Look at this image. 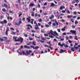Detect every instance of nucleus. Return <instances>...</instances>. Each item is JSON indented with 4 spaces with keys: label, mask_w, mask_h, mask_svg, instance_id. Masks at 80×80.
I'll list each match as a JSON object with an SVG mask.
<instances>
[{
    "label": "nucleus",
    "mask_w": 80,
    "mask_h": 80,
    "mask_svg": "<svg viewBox=\"0 0 80 80\" xmlns=\"http://www.w3.org/2000/svg\"><path fill=\"white\" fill-rule=\"evenodd\" d=\"M49 37L50 38H53L54 36H58V34L57 33L56 31L53 32L52 31H51L49 33Z\"/></svg>",
    "instance_id": "1"
},
{
    "label": "nucleus",
    "mask_w": 80,
    "mask_h": 80,
    "mask_svg": "<svg viewBox=\"0 0 80 80\" xmlns=\"http://www.w3.org/2000/svg\"><path fill=\"white\" fill-rule=\"evenodd\" d=\"M31 52L32 51L31 50H29V52L25 50V51H23L22 53L24 55H25L26 56H28L29 53H31Z\"/></svg>",
    "instance_id": "2"
},
{
    "label": "nucleus",
    "mask_w": 80,
    "mask_h": 80,
    "mask_svg": "<svg viewBox=\"0 0 80 80\" xmlns=\"http://www.w3.org/2000/svg\"><path fill=\"white\" fill-rule=\"evenodd\" d=\"M18 42H20L21 43H23V38H22V37H19V38L18 39Z\"/></svg>",
    "instance_id": "3"
},
{
    "label": "nucleus",
    "mask_w": 80,
    "mask_h": 80,
    "mask_svg": "<svg viewBox=\"0 0 80 80\" xmlns=\"http://www.w3.org/2000/svg\"><path fill=\"white\" fill-rule=\"evenodd\" d=\"M70 32L72 33V34H75L77 33H76V31H75L71 30Z\"/></svg>",
    "instance_id": "4"
},
{
    "label": "nucleus",
    "mask_w": 80,
    "mask_h": 80,
    "mask_svg": "<svg viewBox=\"0 0 80 80\" xmlns=\"http://www.w3.org/2000/svg\"><path fill=\"white\" fill-rule=\"evenodd\" d=\"M17 52L19 53V55H22V53L20 52V50L19 49L17 51Z\"/></svg>",
    "instance_id": "5"
},
{
    "label": "nucleus",
    "mask_w": 80,
    "mask_h": 80,
    "mask_svg": "<svg viewBox=\"0 0 80 80\" xmlns=\"http://www.w3.org/2000/svg\"><path fill=\"white\" fill-rule=\"evenodd\" d=\"M13 38L14 39L15 41V42H18V39H17V37H13Z\"/></svg>",
    "instance_id": "6"
},
{
    "label": "nucleus",
    "mask_w": 80,
    "mask_h": 80,
    "mask_svg": "<svg viewBox=\"0 0 80 80\" xmlns=\"http://www.w3.org/2000/svg\"><path fill=\"white\" fill-rule=\"evenodd\" d=\"M27 26H28V30H30V27L31 28H32V26L30 25H27Z\"/></svg>",
    "instance_id": "7"
},
{
    "label": "nucleus",
    "mask_w": 80,
    "mask_h": 80,
    "mask_svg": "<svg viewBox=\"0 0 80 80\" xmlns=\"http://www.w3.org/2000/svg\"><path fill=\"white\" fill-rule=\"evenodd\" d=\"M30 18H31V17H29L28 18H27V19L28 21V22H30Z\"/></svg>",
    "instance_id": "8"
},
{
    "label": "nucleus",
    "mask_w": 80,
    "mask_h": 80,
    "mask_svg": "<svg viewBox=\"0 0 80 80\" xmlns=\"http://www.w3.org/2000/svg\"><path fill=\"white\" fill-rule=\"evenodd\" d=\"M51 7H55V6H57V5H55L54 4V3H51V5H50Z\"/></svg>",
    "instance_id": "9"
},
{
    "label": "nucleus",
    "mask_w": 80,
    "mask_h": 80,
    "mask_svg": "<svg viewBox=\"0 0 80 80\" xmlns=\"http://www.w3.org/2000/svg\"><path fill=\"white\" fill-rule=\"evenodd\" d=\"M24 48H28V49H30V48L28 46H27L26 45L24 46Z\"/></svg>",
    "instance_id": "10"
},
{
    "label": "nucleus",
    "mask_w": 80,
    "mask_h": 80,
    "mask_svg": "<svg viewBox=\"0 0 80 80\" xmlns=\"http://www.w3.org/2000/svg\"><path fill=\"white\" fill-rule=\"evenodd\" d=\"M34 21V19H31V23L32 24H33V21Z\"/></svg>",
    "instance_id": "11"
},
{
    "label": "nucleus",
    "mask_w": 80,
    "mask_h": 80,
    "mask_svg": "<svg viewBox=\"0 0 80 80\" xmlns=\"http://www.w3.org/2000/svg\"><path fill=\"white\" fill-rule=\"evenodd\" d=\"M32 45H36V42H34V41H33L32 42Z\"/></svg>",
    "instance_id": "12"
},
{
    "label": "nucleus",
    "mask_w": 80,
    "mask_h": 80,
    "mask_svg": "<svg viewBox=\"0 0 80 80\" xmlns=\"http://www.w3.org/2000/svg\"><path fill=\"white\" fill-rule=\"evenodd\" d=\"M61 51L60 52V53H63V52H65V51H63V50L62 49H60Z\"/></svg>",
    "instance_id": "13"
},
{
    "label": "nucleus",
    "mask_w": 80,
    "mask_h": 80,
    "mask_svg": "<svg viewBox=\"0 0 80 80\" xmlns=\"http://www.w3.org/2000/svg\"><path fill=\"white\" fill-rule=\"evenodd\" d=\"M59 39H61V41H63L64 40V38H61L60 36H59Z\"/></svg>",
    "instance_id": "14"
},
{
    "label": "nucleus",
    "mask_w": 80,
    "mask_h": 80,
    "mask_svg": "<svg viewBox=\"0 0 80 80\" xmlns=\"http://www.w3.org/2000/svg\"><path fill=\"white\" fill-rule=\"evenodd\" d=\"M75 48H71V50L72 51V52H74L75 51Z\"/></svg>",
    "instance_id": "15"
},
{
    "label": "nucleus",
    "mask_w": 80,
    "mask_h": 80,
    "mask_svg": "<svg viewBox=\"0 0 80 80\" xmlns=\"http://www.w3.org/2000/svg\"><path fill=\"white\" fill-rule=\"evenodd\" d=\"M74 48H75L76 50H77V49L78 48V47H75V45H74Z\"/></svg>",
    "instance_id": "16"
},
{
    "label": "nucleus",
    "mask_w": 80,
    "mask_h": 80,
    "mask_svg": "<svg viewBox=\"0 0 80 80\" xmlns=\"http://www.w3.org/2000/svg\"><path fill=\"white\" fill-rule=\"evenodd\" d=\"M29 5H30V7H33V6L34 5V4L31 3Z\"/></svg>",
    "instance_id": "17"
},
{
    "label": "nucleus",
    "mask_w": 80,
    "mask_h": 80,
    "mask_svg": "<svg viewBox=\"0 0 80 80\" xmlns=\"http://www.w3.org/2000/svg\"><path fill=\"white\" fill-rule=\"evenodd\" d=\"M73 17V15H72L71 16L70 15H68L67 17L68 18H71V17Z\"/></svg>",
    "instance_id": "18"
},
{
    "label": "nucleus",
    "mask_w": 80,
    "mask_h": 80,
    "mask_svg": "<svg viewBox=\"0 0 80 80\" xmlns=\"http://www.w3.org/2000/svg\"><path fill=\"white\" fill-rule=\"evenodd\" d=\"M4 6L5 7H6V8H7V7H8V6L5 3H4Z\"/></svg>",
    "instance_id": "19"
},
{
    "label": "nucleus",
    "mask_w": 80,
    "mask_h": 80,
    "mask_svg": "<svg viewBox=\"0 0 80 80\" xmlns=\"http://www.w3.org/2000/svg\"><path fill=\"white\" fill-rule=\"evenodd\" d=\"M28 38L30 40H33V38L30 37H29Z\"/></svg>",
    "instance_id": "20"
},
{
    "label": "nucleus",
    "mask_w": 80,
    "mask_h": 80,
    "mask_svg": "<svg viewBox=\"0 0 80 80\" xmlns=\"http://www.w3.org/2000/svg\"><path fill=\"white\" fill-rule=\"evenodd\" d=\"M54 18V16H53V15H52L51 17H50V19H52V18Z\"/></svg>",
    "instance_id": "21"
},
{
    "label": "nucleus",
    "mask_w": 80,
    "mask_h": 80,
    "mask_svg": "<svg viewBox=\"0 0 80 80\" xmlns=\"http://www.w3.org/2000/svg\"><path fill=\"white\" fill-rule=\"evenodd\" d=\"M32 44V42H30L29 43H27V45H31Z\"/></svg>",
    "instance_id": "22"
},
{
    "label": "nucleus",
    "mask_w": 80,
    "mask_h": 80,
    "mask_svg": "<svg viewBox=\"0 0 80 80\" xmlns=\"http://www.w3.org/2000/svg\"><path fill=\"white\" fill-rule=\"evenodd\" d=\"M2 11L3 12H6V10L5 8H3L2 9Z\"/></svg>",
    "instance_id": "23"
},
{
    "label": "nucleus",
    "mask_w": 80,
    "mask_h": 80,
    "mask_svg": "<svg viewBox=\"0 0 80 80\" xmlns=\"http://www.w3.org/2000/svg\"><path fill=\"white\" fill-rule=\"evenodd\" d=\"M21 13H20V12L19 15V17H20L22 15V12Z\"/></svg>",
    "instance_id": "24"
},
{
    "label": "nucleus",
    "mask_w": 80,
    "mask_h": 80,
    "mask_svg": "<svg viewBox=\"0 0 80 80\" xmlns=\"http://www.w3.org/2000/svg\"><path fill=\"white\" fill-rule=\"evenodd\" d=\"M74 39H75L76 40H78V38H77V36H76L74 38Z\"/></svg>",
    "instance_id": "25"
},
{
    "label": "nucleus",
    "mask_w": 80,
    "mask_h": 80,
    "mask_svg": "<svg viewBox=\"0 0 80 80\" xmlns=\"http://www.w3.org/2000/svg\"><path fill=\"white\" fill-rule=\"evenodd\" d=\"M32 13V14L31 15L32 17H34V13H33V12H31Z\"/></svg>",
    "instance_id": "26"
},
{
    "label": "nucleus",
    "mask_w": 80,
    "mask_h": 80,
    "mask_svg": "<svg viewBox=\"0 0 80 80\" xmlns=\"http://www.w3.org/2000/svg\"><path fill=\"white\" fill-rule=\"evenodd\" d=\"M3 22L4 23H7V21L6 20H4Z\"/></svg>",
    "instance_id": "27"
},
{
    "label": "nucleus",
    "mask_w": 80,
    "mask_h": 80,
    "mask_svg": "<svg viewBox=\"0 0 80 80\" xmlns=\"http://www.w3.org/2000/svg\"><path fill=\"white\" fill-rule=\"evenodd\" d=\"M68 42L69 43H72V41H70V40H68Z\"/></svg>",
    "instance_id": "28"
},
{
    "label": "nucleus",
    "mask_w": 80,
    "mask_h": 80,
    "mask_svg": "<svg viewBox=\"0 0 80 80\" xmlns=\"http://www.w3.org/2000/svg\"><path fill=\"white\" fill-rule=\"evenodd\" d=\"M38 48H39V47H38V46H37L36 47L34 48V49H38Z\"/></svg>",
    "instance_id": "29"
},
{
    "label": "nucleus",
    "mask_w": 80,
    "mask_h": 80,
    "mask_svg": "<svg viewBox=\"0 0 80 80\" xmlns=\"http://www.w3.org/2000/svg\"><path fill=\"white\" fill-rule=\"evenodd\" d=\"M8 31L7 30L6 32V35H8Z\"/></svg>",
    "instance_id": "30"
},
{
    "label": "nucleus",
    "mask_w": 80,
    "mask_h": 80,
    "mask_svg": "<svg viewBox=\"0 0 80 80\" xmlns=\"http://www.w3.org/2000/svg\"><path fill=\"white\" fill-rule=\"evenodd\" d=\"M38 21L39 22H42V19L40 18L39 19Z\"/></svg>",
    "instance_id": "31"
},
{
    "label": "nucleus",
    "mask_w": 80,
    "mask_h": 80,
    "mask_svg": "<svg viewBox=\"0 0 80 80\" xmlns=\"http://www.w3.org/2000/svg\"><path fill=\"white\" fill-rule=\"evenodd\" d=\"M63 45H65V44L63 43L62 44H61V45L60 46V47H63Z\"/></svg>",
    "instance_id": "32"
},
{
    "label": "nucleus",
    "mask_w": 80,
    "mask_h": 80,
    "mask_svg": "<svg viewBox=\"0 0 80 80\" xmlns=\"http://www.w3.org/2000/svg\"><path fill=\"white\" fill-rule=\"evenodd\" d=\"M3 17L2 16H0V19H2V18H3Z\"/></svg>",
    "instance_id": "33"
},
{
    "label": "nucleus",
    "mask_w": 80,
    "mask_h": 80,
    "mask_svg": "<svg viewBox=\"0 0 80 80\" xmlns=\"http://www.w3.org/2000/svg\"><path fill=\"white\" fill-rule=\"evenodd\" d=\"M35 29L36 30H38V29H39V28L36 27L35 28Z\"/></svg>",
    "instance_id": "34"
},
{
    "label": "nucleus",
    "mask_w": 80,
    "mask_h": 80,
    "mask_svg": "<svg viewBox=\"0 0 80 80\" xmlns=\"http://www.w3.org/2000/svg\"><path fill=\"white\" fill-rule=\"evenodd\" d=\"M45 27H46L48 28V27H50V26L46 24L45 25Z\"/></svg>",
    "instance_id": "35"
},
{
    "label": "nucleus",
    "mask_w": 80,
    "mask_h": 80,
    "mask_svg": "<svg viewBox=\"0 0 80 80\" xmlns=\"http://www.w3.org/2000/svg\"><path fill=\"white\" fill-rule=\"evenodd\" d=\"M23 48V46H21V47L19 49V50H20V49H21Z\"/></svg>",
    "instance_id": "36"
},
{
    "label": "nucleus",
    "mask_w": 80,
    "mask_h": 80,
    "mask_svg": "<svg viewBox=\"0 0 80 80\" xmlns=\"http://www.w3.org/2000/svg\"><path fill=\"white\" fill-rule=\"evenodd\" d=\"M78 22L77 21H75V24H77V23H78Z\"/></svg>",
    "instance_id": "37"
},
{
    "label": "nucleus",
    "mask_w": 80,
    "mask_h": 80,
    "mask_svg": "<svg viewBox=\"0 0 80 80\" xmlns=\"http://www.w3.org/2000/svg\"><path fill=\"white\" fill-rule=\"evenodd\" d=\"M0 23L2 24H4V22L0 21Z\"/></svg>",
    "instance_id": "38"
},
{
    "label": "nucleus",
    "mask_w": 80,
    "mask_h": 80,
    "mask_svg": "<svg viewBox=\"0 0 80 80\" xmlns=\"http://www.w3.org/2000/svg\"><path fill=\"white\" fill-rule=\"evenodd\" d=\"M65 28H66V27H64V28H63L62 29V30H65Z\"/></svg>",
    "instance_id": "39"
},
{
    "label": "nucleus",
    "mask_w": 80,
    "mask_h": 80,
    "mask_svg": "<svg viewBox=\"0 0 80 80\" xmlns=\"http://www.w3.org/2000/svg\"><path fill=\"white\" fill-rule=\"evenodd\" d=\"M24 36H25V37H28V35H27V34H24Z\"/></svg>",
    "instance_id": "40"
},
{
    "label": "nucleus",
    "mask_w": 80,
    "mask_h": 80,
    "mask_svg": "<svg viewBox=\"0 0 80 80\" xmlns=\"http://www.w3.org/2000/svg\"><path fill=\"white\" fill-rule=\"evenodd\" d=\"M60 10H63V7L62 6H61L60 7Z\"/></svg>",
    "instance_id": "41"
},
{
    "label": "nucleus",
    "mask_w": 80,
    "mask_h": 80,
    "mask_svg": "<svg viewBox=\"0 0 80 80\" xmlns=\"http://www.w3.org/2000/svg\"><path fill=\"white\" fill-rule=\"evenodd\" d=\"M62 35H67V33H64L62 34Z\"/></svg>",
    "instance_id": "42"
},
{
    "label": "nucleus",
    "mask_w": 80,
    "mask_h": 80,
    "mask_svg": "<svg viewBox=\"0 0 80 80\" xmlns=\"http://www.w3.org/2000/svg\"><path fill=\"white\" fill-rule=\"evenodd\" d=\"M35 26L36 27H38V25L37 24H36Z\"/></svg>",
    "instance_id": "43"
},
{
    "label": "nucleus",
    "mask_w": 80,
    "mask_h": 80,
    "mask_svg": "<svg viewBox=\"0 0 80 80\" xmlns=\"http://www.w3.org/2000/svg\"><path fill=\"white\" fill-rule=\"evenodd\" d=\"M47 5V2H45L44 4V5L45 6H46V5Z\"/></svg>",
    "instance_id": "44"
},
{
    "label": "nucleus",
    "mask_w": 80,
    "mask_h": 80,
    "mask_svg": "<svg viewBox=\"0 0 80 80\" xmlns=\"http://www.w3.org/2000/svg\"><path fill=\"white\" fill-rule=\"evenodd\" d=\"M61 45V42H59L58 43V45H59V46H60Z\"/></svg>",
    "instance_id": "45"
},
{
    "label": "nucleus",
    "mask_w": 80,
    "mask_h": 80,
    "mask_svg": "<svg viewBox=\"0 0 80 80\" xmlns=\"http://www.w3.org/2000/svg\"><path fill=\"white\" fill-rule=\"evenodd\" d=\"M22 20H23V21H25V18H23L22 19Z\"/></svg>",
    "instance_id": "46"
},
{
    "label": "nucleus",
    "mask_w": 80,
    "mask_h": 80,
    "mask_svg": "<svg viewBox=\"0 0 80 80\" xmlns=\"http://www.w3.org/2000/svg\"><path fill=\"white\" fill-rule=\"evenodd\" d=\"M66 40H68V36H66Z\"/></svg>",
    "instance_id": "47"
},
{
    "label": "nucleus",
    "mask_w": 80,
    "mask_h": 80,
    "mask_svg": "<svg viewBox=\"0 0 80 80\" xmlns=\"http://www.w3.org/2000/svg\"><path fill=\"white\" fill-rule=\"evenodd\" d=\"M40 42H42V43H44V41H42L41 40H40Z\"/></svg>",
    "instance_id": "48"
},
{
    "label": "nucleus",
    "mask_w": 80,
    "mask_h": 80,
    "mask_svg": "<svg viewBox=\"0 0 80 80\" xmlns=\"http://www.w3.org/2000/svg\"><path fill=\"white\" fill-rule=\"evenodd\" d=\"M55 38H58V39H60V37H59V38H58V37L57 36H56Z\"/></svg>",
    "instance_id": "49"
},
{
    "label": "nucleus",
    "mask_w": 80,
    "mask_h": 80,
    "mask_svg": "<svg viewBox=\"0 0 80 80\" xmlns=\"http://www.w3.org/2000/svg\"><path fill=\"white\" fill-rule=\"evenodd\" d=\"M73 18H77V17L76 16H73Z\"/></svg>",
    "instance_id": "50"
},
{
    "label": "nucleus",
    "mask_w": 80,
    "mask_h": 80,
    "mask_svg": "<svg viewBox=\"0 0 80 80\" xmlns=\"http://www.w3.org/2000/svg\"><path fill=\"white\" fill-rule=\"evenodd\" d=\"M11 30H14V29L13 28H10Z\"/></svg>",
    "instance_id": "51"
},
{
    "label": "nucleus",
    "mask_w": 80,
    "mask_h": 80,
    "mask_svg": "<svg viewBox=\"0 0 80 80\" xmlns=\"http://www.w3.org/2000/svg\"><path fill=\"white\" fill-rule=\"evenodd\" d=\"M47 43L48 44H50L51 43V42H47Z\"/></svg>",
    "instance_id": "52"
},
{
    "label": "nucleus",
    "mask_w": 80,
    "mask_h": 80,
    "mask_svg": "<svg viewBox=\"0 0 80 80\" xmlns=\"http://www.w3.org/2000/svg\"><path fill=\"white\" fill-rule=\"evenodd\" d=\"M38 7L39 8H40V4L39 3L38 5Z\"/></svg>",
    "instance_id": "53"
},
{
    "label": "nucleus",
    "mask_w": 80,
    "mask_h": 80,
    "mask_svg": "<svg viewBox=\"0 0 80 80\" xmlns=\"http://www.w3.org/2000/svg\"><path fill=\"white\" fill-rule=\"evenodd\" d=\"M61 21H62V22H65V20L63 19H62Z\"/></svg>",
    "instance_id": "54"
},
{
    "label": "nucleus",
    "mask_w": 80,
    "mask_h": 80,
    "mask_svg": "<svg viewBox=\"0 0 80 80\" xmlns=\"http://www.w3.org/2000/svg\"><path fill=\"white\" fill-rule=\"evenodd\" d=\"M64 47H68V45H66L65 46V44H64Z\"/></svg>",
    "instance_id": "55"
},
{
    "label": "nucleus",
    "mask_w": 80,
    "mask_h": 80,
    "mask_svg": "<svg viewBox=\"0 0 80 80\" xmlns=\"http://www.w3.org/2000/svg\"><path fill=\"white\" fill-rule=\"evenodd\" d=\"M53 26H55L56 25V24H55V23H53Z\"/></svg>",
    "instance_id": "56"
},
{
    "label": "nucleus",
    "mask_w": 80,
    "mask_h": 80,
    "mask_svg": "<svg viewBox=\"0 0 80 80\" xmlns=\"http://www.w3.org/2000/svg\"><path fill=\"white\" fill-rule=\"evenodd\" d=\"M54 42H56L57 41V39H54Z\"/></svg>",
    "instance_id": "57"
},
{
    "label": "nucleus",
    "mask_w": 80,
    "mask_h": 80,
    "mask_svg": "<svg viewBox=\"0 0 80 80\" xmlns=\"http://www.w3.org/2000/svg\"><path fill=\"white\" fill-rule=\"evenodd\" d=\"M44 36H45V37H46V36H48V35H47V34H44Z\"/></svg>",
    "instance_id": "58"
},
{
    "label": "nucleus",
    "mask_w": 80,
    "mask_h": 80,
    "mask_svg": "<svg viewBox=\"0 0 80 80\" xmlns=\"http://www.w3.org/2000/svg\"><path fill=\"white\" fill-rule=\"evenodd\" d=\"M21 23H22V21H19V24H21Z\"/></svg>",
    "instance_id": "59"
},
{
    "label": "nucleus",
    "mask_w": 80,
    "mask_h": 80,
    "mask_svg": "<svg viewBox=\"0 0 80 80\" xmlns=\"http://www.w3.org/2000/svg\"><path fill=\"white\" fill-rule=\"evenodd\" d=\"M62 12L63 13H65V11L63 10V11H62Z\"/></svg>",
    "instance_id": "60"
},
{
    "label": "nucleus",
    "mask_w": 80,
    "mask_h": 80,
    "mask_svg": "<svg viewBox=\"0 0 80 80\" xmlns=\"http://www.w3.org/2000/svg\"><path fill=\"white\" fill-rule=\"evenodd\" d=\"M43 14L44 15H47V13H43Z\"/></svg>",
    "instance_id": "61"
},
{
    "label": "nucleus",
    "mask_w": 80,
    "mask_h": 80,
    "mask_svg": "<svg viewBox=\"0 0 80 80\" xmlns=\"http://www.w3.org/2000/svg\"><path fill=\"white\" fill-rule=\"evenodd\" d=\"M35 17H37L38 16V14L37 13L35 14Z\"/></svg>",
    "instance_id": "62"
},
{
    "label": "nucleus",
    "mask_w": 80,
    "mask_h": 80,
    "mask_svg": "<svg viewBox=\"0 0 80 80\" xmlns=\"http://www.w3.org/2000/svg\"><path fill=\"white\" fill-rule=\"evenodd\" d=\"M77 20H80V17H78L77 18Z\"/></svg>",
    "instance_id": "63"
},
{
    "label": "nucleus",
    "mask_w": 80,
    "mask_h": 80,
    "mask_svg": "<svg viewBox=\"0 0 80 80\" xmlns=\"http://www.w3.org/2000/svg\"><path fill=\"white\" fill-rule=\"evenodd\" d=\"M72 28H75V26L74 25H73V26H72Z\"/></svg>",
    "instance_id": "64"
}]
</instances>
